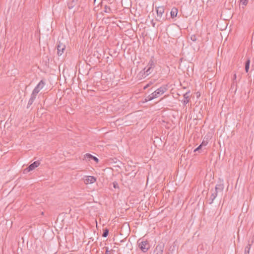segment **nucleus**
Instances as JSON below:
<instances>
[{
	"label": "nucleus",
	"mask_w": 254,
	"mask_h": 254,
	"mask_svg": "<svg viewBox=\"0 0 254 254\" xmlns=\"http://www.w3.org/2000/svg\"><path fill=\"white\" fill-rule=\"evenodd\" d=\"M115 245H120V243H115Z\"/></svg>",
	"instance_id": "obj_32"
},
{
	"label": "nucleus",
	"mask_w": 254,
	"mask_h": 254,
	"mask_svg": "<svg viewBox=\"0 0 254 254\" xmlns=\"http://www.w3.org/2000/svg\"><path fill=\"white\" fill-rule=\"evenodd\" d=\"M111 8L109 6L106 5L104 7V11L106 13H109L111 12Z\"/></svg>",
	"instance_id": "obj_21"
},
{
	"label": "nucleus",
	"mask_w": 254,
	"mask_h": 254,
	"mask_svg": "<svg viewBox=\"0 0 254 254\" xmlns=\"http://www.w3.org/2000/svg\"><path fill=\"white\" fill-rule=\"evenodd\" d=\"M178 10L176 7H173L170 12L171 17L172 18L176 17L177 15Z\"/></svg>",
	"instance_id": "obj_14"
},
{
	"label": "nucleus",
	"mask_w": 254,
	"mask_h": 254,
	"mask_svg": "<svg viewBox=\"0 0 254 254\" xmlns=\"http://www.w3.org/2000/svg\"><path fill=\"white\" fill-rule=\"evenodd\" d=\"M84 159L88 161L90 160L91 159H92L97 163L99 162V159L96 157L94 156L89 153H87L84 155Z\"/></svg>",
	"instance_id": "obj_9"
},
{
	"label": "nucleus",
	"mask_w": 254,
	"mask_h": 254,
	"mask_svg": "<svg viewBox=\"0 0 254 254\" xmlns=\"http://www.w3.org/2000/svg\"><path fill=\"white\" fill-rule=\"evenodd\" d=\"M34 101V100H33L32 99H30V98L29 99L27 106V108H29L30 107V106L33 104Z\"/></svg>",
	"instance_id": "obj_22"
},
{
	"label": "nucleus",
	"mask_w": 254,
	"mask_h": 254,
	"mask_svg": "<svg viewBox=\"0 0 254 254\" xmlns=\"http://www.w3.org/2000/svg\"><path fill=\"white\" fill-rule=\"evenodd\" d=\"M113 186H114V188H117V187H118V184H117V183H116V182H114V183H113Z\"/></svg>",
	"instance_id": "obj_29"
},
{
	"label": "nucleus",
	"mask_w": 254,
	"mask_h": 254,
	"mask_svg": "<svg viewBox=\"0 0 254 254\" xmlns=\"http://www.w3.org/2000/svg\"><path fill=\"white\" fill-rule=\"evenodd\" d=\"M147 66H149V67H153V68L155 67V63L154 61L153 60H152V59H151L149 61V62L148 63V64L147 65Z\"/></svg>",
	"instance_id": "obj_17"
},
{
	"label": "nucleus",
	"mask_w": 254,
	"mask_h": 254,
	"mask_svg": "<svg viewBox=\"0 0 254 254\" xmlns=\"http://www.w3.org/2000/svg\"><path fill=\"white\" fill-rule=\"evenodd\" d=\"M108 253V251H107L106 252L105 254H109Z\"/></svg>",
	"instance_id": "obj_33"
},
{
	"label": "nucleus",
	"mask_w": 254,
	"mask_h": 254,
	"mask_svg": "<svg viewBox=\"0 0 254 254\" xmlns=\"http://www.w3.org/2000/svg\"><path fill=\"white\" fill-rule=\"evenodd\" d=\"M125 241V239L122 240L120 241V243L124 242Z\"/></svg>",
	"instance_id": "obj_31"
},
{
	"label": "nucleus",
	"mask_w": 254,
	"mask_h": 254,
	"mask_svg": "<svg viewBox=\"0 0 254 254\" xmlns=\"http://www.w3.org/2000/svg\"><path fill=\"white\" fill-rule=\"evenodd\" d=\"M190 92L188 91L184 94V99L182 100V102L183 103L184 105L185 106L189 102V100L190 98Z\"/></svg>",
	"instance_id": "obj_10"
},
{
	"label": "nucleus",
	"mask_w": 254,
	"mask_h": 254,
	"mask_svg": "<svg viewBox=\"0 0 254 254\" xmlns=\"http://www.w3.org/2000/svg\"><path fill=\"white\" fill-rule=\"evenodd\" d=\"M237 75L236 74H234V77H233V80H235L236 79Z\"/></svg>",
	"instance_id": "obj_30"
},
{
	"label": "nucleus",
	"mask_w": 254,
	"mask_h": 254,
	"mask_svg": "<svg viewBox=\"0 0 254 254\" xmlns=\"http://www.w3.org/2000/svg\"><path fill=\"white\" fill-rule=\"evenodd\" d=\"M250 60L248 59L245 63V70L246 72H248L250 68Z\"/></svg>",
	"instance_id": "obj_16"
},
{
	"label": "nucleus",
	"mask_w": 254,
	"mask_h": 254,
	"mask_svg": "<svg viewBox=\"0 0 254 254\" xmlns=\"http://www.w3.org/2000/svg\"><path fill=\"white\" fill-rule=\"evenodd\" d=\"M45 85V82L44 81V80H41L36 85L33 90L35 91V92L38 93L39 91L44 87Z\"/></svg>",
	"instance_id": "obj_7"
},
{
	"label": "nucleus",
	"mask_w": 254,
	"mask_h": 254,
	"mask_svg": "<svg viewBox=\"0 0 254 254\" xmlns=\"http://www.w3.org/2000/svg\"><path fill=\"white\" fill-rule=\"evenodd\" d=\"M217 195V193L216 192H215V191H214L212 193V194L210 196V197L208 200L209 204H212L213 203V200L216 197Z\"/></svg>",
	"instance_id": "obj_15"
},
{
	"label": "nucleus",
	"mask_w": 254,
	"mask_h": 254,
	"mask_svg": "<svg viewBox=\"0 0 254 254\" xmlns=\"http://www.w3.org/2000/svg\"><path fill=\"white\" fill-rule=\"evenodd\" d=\"M155 9L157 13V18L156 20L159 21H162L163 14L164 13L165 8L164 6H155Z\"/></svg>",
	"instance_id": "obj_3"
},
{
	"label": "nucleus",
	"mask_w": 254,
	"mask_h": 254,
	"mask_svg": "<svg viewBox=\"0 0 254 254\" xmlns=\"http://www.w3.org/2000/svg\"><path fill=\"white\" fill-rule=\"evenodd\" d=\"M152 84L151 82H150L149 83H148L147 84H146V86H144V89H145L146 88H148V87L150 86V85Z\"/></svg>",
	"instance_id": "obj_28"
},
{
	"label": "nucleus",
	"mask_w": 254,
	"mask_h": 254,
	"mask_svg": "<svg viewBox=\"0 0 254 254\" xmlns=\"http://www.w3.org/2000/svg\"><path fill=\"white\" fill-rule=\"evenodd\" d=\"M224 189V186L223 184H218L216 186L215 188V191L217 193L219 192H222Z\"/></svg>",
	"instance_id": "obj_12"
},
{
	"label": "nucleus",
	"mask_w": 254,
	"mask_h": 254,
	"mask_svg": "<svg viewBox=\"0 0 254 254\" xmlns=\"http://www.w3.org/2000/svg\"><path fill=\"white\" fill-rule=\"evenodd\" d=\"M154 69V68L146 66L143 69L144 73L146 74V75H149L152 72L153 70Z\"/></svg>",
	"instance_id": "obj_13"
},
{
	"label": "nucleus",
	"mask_w": 254,
	"mask_h": 254,
	"mask_svg": "<svg viewBox=\"0 0 254 254\" xmlns=\"http://www.w3.org/2000/svg\"><path fill=\"white\" fill-rule=\"evenodd\" d=\"M96 178L93 176H88L85 180L84 183L86 184H91L95 182Z\"/></svg>",
	"instance_id": "obj_8"
},
{
	"label": "nucleus",
	"mask_w": 254,
	"mask_h": 254,
	"mask_svg": "<svg viewBox=\"0 0 254 254\" xmlns=\"http://www.w3.org/2000/svg\"><path fill=\"white\" fill-rule=\"evenodd\" d=\"M65 48V46L63 43L59 42L57 46V54L59 56H61L64 53Z\"/></svg>",
	"instance_id": "obj_6"
},
{
	"label": "nucleus",
	"mask_w": 254,
	"mask_h": 254,
	"mask_svg": "<svg viewBox=\"0 0 254 254\" xmlns=\"http://www.w3.org/2000/svg\"><path fill=\"white\" fill-rule=\"evenodd\" d=\"M138 247L143 253H146L150 249V246L147 241H138Z\"/></svg>",
	"instance_id": "obj_2"
},
{
	"label": "nucleus",
	"mask_w": 254,
	"mask_h": 254,
	"mask_svg": "<svg viewBox=\"0 0 254 254\" xmlns=\"http://www.w3.org/2000/svg\"><path fill=\"white\" fill-rule=\"evenodd\" d=\"M40 164V162L39 161H35L33 163L31 164L28 167H27L26 169H25L23 170V173H27L33 170L36 168L38 167Z\"/></svg>",
	"instance_id": "obj_4"
},
{
	"label": "nucleus",
	"mask_w": 254,
	"mask_h": 254,
	"mask_svg": "<svg viewBox=\"0 0 254 254\" xmlns=\"http://www.w3.org/2000/svg\"><path fill=\"white\" fill-rule=\"evenodd\" d=\"M164 249V244L163 243H160L156 246L153 254H163Z\"/></svg>",
	"instance_id": "obj_5"
},
{
	"label": "nucleus",
	"mask_w": 254,
	"mask_h": 254,
	"mask_svg": "<svg viewBox=\"0 0 254 254\" xmlns=\"http://www.w3.org/2000/svg\"><path fill=\"white\" fill-rule=\"evenodd\" d=\"M109 234V230L108 229H105L104 230L103 233L102 234V237H107Z\"/></svg>",
	"instance_id": "obj_20"
},
{
	"label": "nucleus",
	"mask_w": 254,
	"mask_h": 254,
	"mask_svg": "<svg viewBox=\"0 0 254 254\" xmlns=\"http://www.w3.org/2000/svg\"><path fill=\"white\" fill-rule=\"evenodd\" d=\"M240 2L244 6H246L248 2V0H240Z\"/></svg>",
	"instance_id": "obj_23"
},
{
	"label": "nucleus",
	"mask_w": 254,
	"mask_h": 254,
	"mask_svg": "<svg viewBox=\"0 0 254 254\" xmlns=\"http://www.w3.org/2000/svg\"><path fill=\"white\" fill-rule=\"evenodd\" d=\"M202 146L200 144L196 148H195L194 150V152L199 151L200 149H201Z\"/></svg>",
	"instance_id": "obj_25"
},
{
	"label": "nucleus",
	"mask_w": 254,
	"mask_h": 254,
	"mask_svg": "<svg viewBox=\"0 0 254 254\" xmlns=\"http://www.w3.org/2000/svg\"><path fill=\"white\" fill-rule=\"evenodd\" d=\"M78 0H69L67 3V6L69 9H72L73 8L77 3Z\"/></svg>",
	"instance_id": "obj_11"
},
{
	"label": "nucleus",
	"mask_w": 254,
	"mask_h": 254,
	"mask_svg": "<svg viewBox=\"0 0 254 254\" xmlns=\"http://www.w3.org/2000/svg\"><path fill=\"white\" fill-rule=\"evenodd\" d=\"M37 94H38L37 93L35 92V91L34 90H33V91L31 94L30 99H32L33 100H35V99H36V98L37 97Z\"/></svg>",
	"instance_id": "obj_19"
},
{
	"label": "nucleus",
	"mask_w": 254,
	"mask_h": 254,
	"mask_svg": "<svg viewBox=\"0 0 254 254\" xmlns=\"http://www.w3.org/2000/svg\"><path fill=\"white\" fill-rule=\"evenodd\" d=\"M167 89L164 86L160 87V88L156 89L153 93L150 94L148 96L146 97L145 99V102L151 101L155 98H157L164 94Z\"/></svg>",
	"instance_id": "obj_1"
},
{
	"label": "nucleus",
	"mask_w": 254,
	"mask_h": 254,
	"mask_svg": "<svg viewBox=\"0 0 254 254\" xmlns=\"http://www.w3.org/2000/svg\"><path fill=\"white\" fill-rule=\"evenodd\" d=\"M151 23L153 27H155V22L154 21L153 19L151 20Z\"/></svg>",
	"instance_id": "obj_27"
},
{
	"label": "nucleus",
	"mask_w": 254,
	"mask_h": 254,
	"mask_svg": "<svg viewBox=\"0 0 254 254\" xmlns=\"http://www.w3.org/2000/svg\"><path fill=\"white\" fill-rule=\"evenodd\" d=\"M207 144V142L203 141L202 143L200 144V145L202 146H205Z\"/></svg>",
	"instance_id": "obj_26"
},
{
	"label": "nucleus",
	"mask_w": 254,
	"mask_h": 254,
	"mask_svg": "<svg viewBox=\"0 0 254 254\" xmlns=\"http://www.w3.org/2000/svg\"><path fill=\"white\" fill-rule=\"evenodd\" d=\"M251 245L249 244L245 248V253L244 254H249L250 251L251 250Z\"/></svg>",
	"instance_id": "obj_18"
},
{
	"label": "nucleus",
	"mask_w": 254,
	"mask_h": 254,
	"mask_svg": "<svg viewBox=\"0 0 254 254\" xmlns=\"http://www.w3.org/2000/svg\"><path fill=\"white\" fill-rule=\"evenodd\" d=\"M190 39L193 42H195L196 41V36L194 35H192L190 36Z\"/></svg>",
	"instance_id": "obj_24"
}]
</instances>
